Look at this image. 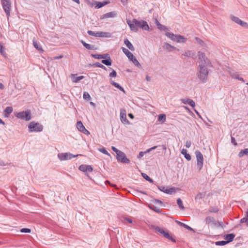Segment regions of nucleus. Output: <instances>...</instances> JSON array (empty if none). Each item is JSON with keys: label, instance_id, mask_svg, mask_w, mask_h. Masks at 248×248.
Instances as JSON below:
<instances>
[{"label": "nucleus", "instance_id": "f257e3e1", "mask_svg": "<svg viewBox=\"0 0 248 248\" xmlns=\"http://www.w3.org/2000/svg\"><path fill=\"white\" fill-rule=\"evenodd\" d=\"M126 23L129 26L130 30L135 32L138 31L139 28L146 31L149 30L147 22L142 20H138L136 19H133L132 20H127Z\"/></svg>", "mask_w": 248, "mask_h": 248}, {"label": "nucleus", "instance_id": "f03ea898", "mask_svg": "<svg viewBox=\"0 0 248 248\" xmlns=\"http://www.w3.org/2000/svg\"><path fill=\"white\" fill-rule=\"evenodd\" d=\"M207 66L204 64H200L198 66L197 75L199 79L203 83L207 80L208 76L209 70L207 68Z\"/></svg>", "mask_w": 248, "mask_h": 248}, {"label": "nucleus", "instance_id": "7ed1b4c3", "mask_svg": "<svg viewBox=\"0 0 248 248\" xmlns=\"http://www.w3.org/2000/svg\"><path fill=\"white\" fill-rule=\"evenodd\" d=\"M123 52L125 54V55L128 57V58L133 62V63L139 68H141V65L140 63L137 60L136 57L133 55V54L130 52L127 49L122 47Z\"/></svg>", "mask_w": 248, "mask_h": 248}, {"label": "nucleus", "instance_id": "20e7f679", "mask_svg": "<svg viewBox=\"0 0 248 248\" xmlns=\"http://www.w3.org/2000/svg\"><path fill=\"white\" fill-rule=\"evenodd\" d=\"M28 128H29L30 132H39L43 131V126L38 123L33 121L29 124Z\"/></svg>", "mask_w": 248, "mask_h": 248}, {"label": "nucleus", "instance_id": "39448f33", "mask_svg": "<svg viewBox=\"0 0 248 248\" xmlns=\"http://www.w3.org/2000/svg\"><path fill=\"white\" fill-rule=\"evenodd\" d=\"M15 116L18 119L26 121H29L31 119V114L30 110L19 112Z\"/></svg>", "mask_w": 248, "mask_h": 248}, {"label": "nucleus", "instance_id": "423d86ee", "mask_svg": "<svg viewBox=\"0 0 248 248\" xmlns=\"http://www.w3.org/2000/svg\"><path fill=\"white\" fill-rule=\"evenodd\" d=\"M165 35L171 39L172 41H176L178 43H185L186 39L181 35H175L172 33L167 32Z\"/></svg>", "mask_w": 248, "mask_h": 248}, {"label": "nucleus", "instance_id": "0eeeda50", "mask_svg": "<svg viewBox=\"0 0 248 248\" xmlns=\"http://www.w3.org/2000/svg\"><path fill=\"white\" fill-rule=\"evenodd\" d=\"M88 34L96 37L110 38L112 35L110 32L98 31L94 32L92 31H88Z\"/></svg>", "mask_w": 248, "mask_h": 248}, {"label": "nucleus", "instance_id": "6e6552de", "mask_svg": "<svg viewBox=\"0 0 248 248\" xmlns=\"http://www.w3.org/2000/svg\"><path fill=\"white\" fill-rule=\"evenodd\" d=\"M198 56L199 60L202 62L201 64L206 65L210 67H212V64L210 60L206 57L204 53L199 51L198 52Z\"/></svg>", "mask_w": 248, "mask_h": 248}, {"label": "nucleus", "instance_id": "1a4fd4ad", "mask_svg": "<svg viewBox=\"0 0 248 248\" xmlns=\"http://www.w3.org/2000/svg\"><path fill=\"white\" fill-rule=\"evenodd\" d=\"M195 154L197 159V168L200 170L203 165V156L201 152L199 150L196 151Z\"/></svg>", "mask_w": 248, "mask_h": 248}, {"label": "nucleus", "instance_id": "9d476101", "mask_svg": "<svg viewBox=\"0 0 248 248\" xmlns=\"http://www.w3.org/2000/svg\"><path fill=\"white\" fill-rule=\"evenodd\" d=\"M2 8L4 10L7 16L8 17L10 15L11 1L10 0H1Z\"/></svg>", "mask_w": 248, "mask_h": 248}, {"label": "nucleus", "instance_id": "9b49d317", "mask_svg": "<svg viewBox=\"0 0 248 248\" xmlns=\"http://www.w3.org/2000/svg\"><path fill=\"white\" fill-rule=\"evenodd\" d=\"M79 155H81L78 154L74 155L69 153H60L58 155V156L61 160H66L71 159L73 157H75Z\"/></svg>", "mask_w": 248, "mask_h": 248}, {"label": "nucleus", "instance_id": "f8f14e48", "mask_svg": "<svg viewBox=\"0 0 248 248\" xmlns=\"http://www.w3.org/2000/svg\"><path fill=\"white\" fill-rule=\"evenodd\" d=\"M155 231L160 233L162 234L165 238L168 239L169 240L173 242H175V239L173 238L169 233L165 231L164 229L160 228L159 227H156L155 229Z\"/></svg>", "mask_w": 248, "mask_h": 248}, {"label": "nucleus", "instance_id": "ddd939ff", "mask_svg": "<svg viewBox=\"0 0 248 248\" xmlns=\"http://www.w3.org/2000/svg\"><path fill=\"white\" fill-rule=\"evenodd\" d=\"M116 158L118 162L122 163L128 164L130 163V160L126 156L125 154L122 151L116 155Z\"/></svg>", "mask_w": 248, "mask_h": 248}, {"label": "nucleus", "instance_id": "4468645a", "mask_svg": "<svg viewBox=\"0 0 248 248\" xmlns=\"http://www.w3.org/2000/svg\"><path fill=\"white\" fill-rule=\"evenodd\" d=\"M231 19L232 21L236 23V24L241 25L243 27L248 28V24L242 20H241L238 17L234 16H231Z\"/></svg>", "mask_w": 248, "mask_h": 248}, {"label": "nucleus", "instance_id": "2eb2a0df", "mask_svg": "<svg viewBox=\"0 0 248 248\" xmlns=\"http://www.w3.org/2000/svg\"><path fill=\"white\" fill-rule=\"evenodd\" d=\"M120 120L124 124H129V122L126 118V112L124 109H121L120 114Z\"/></svg>", "mask_w": 248, "mask_h": 248}, {"label": "nucleus", "instance_id": "dca6fc26", "mask_svg": "<svg viewBox=\"0 0 248 248\" xmlns=\"http://www.w3.org/2000/svg\"><path fill=\"white\" fill-rule=\"evenodd\" d=\"M158 188L161 191L167 193V194H171L173 193H174L175 192V189L174 187H171L169 189L166 188L165 186H157Z\"/></svg>", "mask_w": 248, "mask_h": 248}, {"label": "nucleus", "instance_id": "f3484780", "mask_svg": "<svg viewBox=\"0 0 248 248\" xmlns=\"http://www.w3.org/2000/svg\"><path fill=\"white\" fill-rule=\"evenodd\" d=\"M78 169L83 172H92L93 170L92 167L90 165H81L79 166Z\"/></svg>", "mask_w": 248, "mask_h": 248}, {"label": "nucleus", "instance_id": "a211bd4d", "mask_svg": "<svg viewBox=\"0 0 248 248\" xmlns=\"http://www.w3.org/2000/svg\"><path fill=\"white\" fill-rule=\"evenodd\" d=\"M163 48L164 49L166 50L168 52H171L173 50H177V51H179L178 48L171 46L168 43H164V45L163 46Z\"/></svg>", "mask_w": 248, "mask_h": 248}, {"label": "nucleus", "instance_id": "6ab92c4d", "mask_svg": "<svg viewBox=\"0 0 248 248\" xmlns=\"http://www.w3.org/2000/svg\"><path fill=\"white\" fill-rule=\"evenodd\" d=\"M181 101L184 104L189 105L192 108H194L195 107V103L192 99L187 98H182L181 99Z\"/></svg>", "mask_w": 248, "mask_h": 248}, {"label": "nucleus", "instance_id": "aec40b11", "mask_svg": "<svg viewBox=\"0 0 248 248\" xmlns=\"http://www.w3.org/2000/svg\"><path fill=\"white\" fill-rule=\"evenodd\" d=\"M182 56L191 58L192 59H195L196 58L195 53L194 51L189 50H186L182 54Z\"/></svg>", "mask_w": 248, "mask_h": 248}, {"label": "nucleus", "instance_id": "412c9836", "mask_svg": "<svg viewBox=\"0 0 248 248\" xmlns=\"http://www.w3.org/2000/svg\"><path fill=\"white\" fill-rule=\"evenodd\" d=\"M116 16V13L115 12H110L100 16V19H103L105 18L114 17Z\"/></svg>", "mask_w": 248, "mask_h": 248}, {"label": "nucleus", "instance_id": "4be33fe9", "mask_svg": "<svg viewBox=\"0 0 248 248\" xmlns=\"http://www.w3.org/2000/svg\"><path fill=\"white\" fill-rule=\"evenodd\" d=\"M205 221L206 223L207 224H209L210 223H212L214 225L217 224V221L214 218V217L210 216L207 217L205 219Z\"/></svg>", "mask_w": 248, "mask_h": 248}, {"label": "nucleus", "instance_id": "5701e85b", "mask_svg": "<svg viewBox=\"0 0 248 248\" xmlns=\"http://www.w3.org/2000/svg\"><path fill=\"white\" fill-rule=\"evenodd\" d=\"M235 237V234L233 233H230L224 236V239L227 240L226 242L229 243L232 241Z\"/></svg>", "mask_w": 248, "mask_h": 248}, {"label": "nucleus", "instance_id": "b1692460", "mask_svg": "<svg viewBox=\"0 0 248 248\" xmlns=\"http://www.w3.org/2000/svg\"><path fill=\"white\" fill-rule=\"evenodd\" d=\"M13 108L12 107H7L4 110V115L5 117H8L9 115L13 112Z\"/></svg>", "mask_w": 248, "mask_h": 248}, {"label": "nucleus", "instance_id": "393cba45", "mask_svg": "<svg viewBox=\"0 0 248 248\" xmlns=\"http://www.w3.org/2000/svg\"><path fill=\"white\" fill-rule=\"evenodd\" d=\"M108 54L106 53L103 54H92V56L96 59H105L108 56Z\"/></svg>", "mask_w": 248, "mask_h": 248}, {"label": "nucleus", "instance_id": "a878e982", "mask_svg": "<svg viewBox=\"0 0 248 248\" xmlns=\"http://www.w3.org/2000/svg\"><path fill=\"white\" fill-rule=\"evenodd\" d=\"M81 43L85 47L89 50H96L97 49L94 46L88 44L83 40L81 41Z\"/></svg>", "mask_w": 248, "mask_h": 248}, {"label": "nucleus", "instance_id": "bb28decb", "mask_svg": "<svg viewBox=\"0 0 248 248\" xmlns=\"http://www.w3.org/2000/svg\"><path fill=\"white\" fill-rule=\"evenodd\" d=\"M106 58V59L102 60V63L107 66H110L112 64V61L110 56L108 55Z\"/></svg>", "mask_w": 248, "mask_h": 248}, {"label": "nucleus", "instance_id": "cd10ccee", "mask_svg": "<svg viewBox=\"0 0 248 248\" xmlns=\"http://www.w3.org/2000/svg\"><path fill=\"white\" fill-rule=\"evenodd\" d=\"M124 43L130 50L133 51L135 50L134 47L127 39L124 40Z\"/></svg>", "mask_w": 248, "mask_h": 248}, {"label": "nucleus", "instance_id": "c85d7f7f", "mask_svg": "<svg viewBox=\"0 0 248 248\" xmlns=\"http://www.w3.org/2000/svg\"><path fill=\"white\" fill-rule=\"evenodd\" d=\"M157 147V146H154L149 149H148L146 152H140L139 154V155L138 156V158H140L141 157H142L145 154V153H149L150 152V151L156 149V148Z\"/></svg>", "mask_w": 248, "mask_h": 248}, {"label": "nucleus", "instance_id": "c756f323", "mask_svg": "<svg viewBox=\"0 0 248 248\" xmlns=\"http://www.w3.org/2000/svg\"><path fill=\"white\" fill-rule=\"evenodd\" d=\"M33 45L34 47L37 49L38 51L43 52L44 50L43 49L42 46L38 44L36 41L35 40H33Z\"/></svg>", "mask_w": 248, "mask_h": 248}, {"label": "nucleus", "instance_id": "7c9ffc66", "mask_svg": "<svg viewBox=\"0 0 248 248\" xmlns=\"http://www.w3.org/2000/svg\"><path fill=\"white\" fill-rule=\"evenodd\" d=\"M181 153L182 155H184L185 157L187 160H190L191 159V155L187 153V150L185 149H183Z\"/></svg>", "mask_w": 248, "mask_h": 248}, {"label": "nucleus", "instance_id": "2f4dec72", "mask_svg": "<svg viewBox=\"0 0 248 248\" xmlns=\"http://www.w3.org/2000/svg\"><path fill=\"white\" fill-rule=\"evenodd\" d=\"M178 224H179L180 226L184 227L185 228L187 229L188 230L191 231H194L193 229L188 226L187 224H185L183 222H181L180 221H176Z\"/></svg>", "mask_w": 248, "mask_h": 248}, {"label": "nucleus", "instance_id": "473e14b6", "mask_svg": "<svg viewBox=\"0 0 248 248\" xmlns=\"http://www.w3.org/2000/svg\"><path fill=\"white\" fill-rule=\"evenodd\" d=\"M110 83L113 85L115 87L117 88V89H119L120 91H123V92H125L124 88L120 86L118 83L114 82L113 80L110 81Z\"/></svg>", "mask_w": 248, "mask_h": 248}, {"label": "nucleus", "instance_id": "72a5a7b5", "mask_svg": "<svg viewBox=\"0 0 248 248\" xmlns=\"http://www.w3.org/2000/svg\"><path fill=\"white\" fill-rule=\"evenodd\" d=\"M109 2V1L97 2L95 8L97 9L100 8L108 4Z\"/></svg>", "mask_w": 248, "mask_h": 248}, {"label": "nucleus", "instance_id": "f704fd0d", "mask_svg": "<svg viewBox=\"0 0 248 248\" xmlns=\"http://www.w3.org/2000/svg\"><path fill=\"white\" fill-rule=\"evenodd\" d=\"M148 207L150 209L155 211L156 213H161L160 209L158 207H156L155 206H154V205H151V204H148Z\"/></svg>", "mask_w": 248, "mask_h": 248}, {"label": "nucleus", "instance_id": "c9c22d12", "mask_svg": "<svg viewBox=\"0 0 248 248\" xmlns=\"http://www.w3.org/2000/svg\"><path fill=\"white\" fill-rule=\"evenodd\" d=\"M244 155H248V148L241 150L238 154V156L239 157H242Z\"/></svg>", "mask_w": 248, "mask_h": 248}, {"label": "nucleus", "instance_id": "e433bc0d", "mask_svg": "<svg viewBox=\"0 0 248 248\" xmlns=\"http://www.w3.org/2000/svg\"><path fill=\"white\" fill-rule=\"evenodd\" d=\"M77 127L78 129L80 131L82 132V131L85 128L84 126L83 125V124L81 121H78L77 123Z\"/></svg>", "mask_w": 248, "mask_h": 248}, {"label": "nucleus", "instance_id": "4c0bfd02", "mask_svg": "<svg viewBox=\"0 0 248 248\" xmlns=\"http://www.w3.org/2000/svg\"><path fill=\"white\" fill-rule=\"evenodd\" d=\"M142 176L147 181L150 182L151 183H153L154 182L152 179H151L147 174L144 173H141Z\"/></svg>", "mask_w": 248, "mask_h": 248}, {"label": "nucleus", "instance_id": "58836bf2", "mask_svg": "<svg viewBox=\"0 0 248 248\" xmlns=\"http://www.w3.org/2000/svg\"><path fill=\"white\" fill-rule=\"evenodd\" d=\"M93 66L97 67H99L105 70H107V68L104 65H103V64L98 62L94 63V64H93Z\"/></svg>", "mask_w": 248, "mask_h": 248}, {"label": "nucleus", "instance_id": "ea45409f", "mask_svg": "<svg viewBox=\"0 0 248 248\" xmlns=\"http://www.w3.org/2000/svg\"><path fill=\"white\" fill-rule=\"evenodd\" d=\"M177 204L178 205L179 208L181 209H182V210L184 209L185 208H184V206H183V202L180 198H178L177 200Z\"/></svg>", "mask_w": 248, "mask_h": 248}, {"label": "nucleus", "instance_id": "a19ab883", "mask_svg": "<svg viewBox=\"0 0 248 248\" xmlns=\"http://www.w3.org/2000/svg\"><path fill=\"white\" fill-rule=\"evenodd\" d=\"M247 216L246 217H243L240 220V222L242 223H246L247 226L248 227V211L247 212Z\"/></svg>", "mask_w": 248, "mask_h": 248}, {"label": "nucleus", "instance_id": "79ce46f5", "mask_svg": "<svg viewBox=\"0 0 248 248\" xmlns=\"http://www.w3.org/2000/svg\"><path fill=\"white\" fill-rule=\"evenodd\" d=\"M158 120L159 121H162L163 122L165 121L166 120V115L164 114H159L158 118Z\"/></svg>", "mask_w": 248, "mask_h": 248}, {"label": "nucleus", "instance_id": "37998d69", "mask_svg": "<svg viewBox=\"0 0 248 248\" xmlns=\"http://www.w3.org/2000/svg\"><path fill=\"white\" fill-rule=\"evenodd\" d=\"M83 78H84V76H83L75 77V78H73L72 81L73 82L76 83V82H78L79 80L82 79Z\"/></svg>", "mask_w": 248, "mask_h": 248}, {"label": "nucleus", "instance_id": "c03bdc74", "mask_svg": "<svg viewBox=\"0 0 248 248\" xmlns=\"http://www.w3.org/2000/svg\"><path fill=\"white\" fill-rule=\"evenodd\" d=\"M157 28L161 31H166L168 30L166 26L161 24L160 23H158L157 25Z\"/></svg>", "mask_w": 248, "mask_h": 248}, {"label": "nucleus", "instance_id": "a18cd8bd", "mask_svg": "<svg viewBox=\"0 0 248 248\" xmlns=\"http://www.w3.org/2000/svg\"><path fill=\"white\" fill-rule=\"evenodd\" d=\"M216 245H217V246H224L226 244H227V242H226V241H217L215 243Z\"/></svg>", "mask_w": 248, "mask_h": 248}, {"label": "nucleus", "instance_id": "49530a36", "mask_svg": "<svg viewBox=\"0 0 248 248\" xmlns=\"http://www.w3.org/2000/svg\"><path fill=\"white\" fill-rule=\"evenodd\" d=\"M209 211L211 213H217L218 211V209L216 207H211L209 208Z\"/></svg>", "mask_w": 248, "mask_h": 248}, {"label": "nucleus", "instance_id": "de8ad7c7", "mask_svg": "<svg viewBox=\"0 0 248 248\" xmlns=\"http://www.w3.org/2000/svg\"><path fill=\"white\" fill-rule=\"evenodd\" d=\"M98 151L102 153L105 155H108L110 156V154L108 153V152L105 149V148H99Z\"/></svg>", "mask_w": 248, "mask_h": 248}, {"label": "nucleus", "instance_id": "09e8293b", "mask_svg": "<svg viewBox=\"0 0 248 248\" xmlns=\"http://www.w3.org/2000/svg\"><path fill=\"white\" fill-rule=\"evenodd\" d=\"M203 196V194L202 193L199 192L195 196V199L196 201L201 200Z\"/></svg>", "mask_w": 248, "mask_h": 248}, {"label": "nucleus", "instance_id": "8fccbe9b", "mask_svg": "<svg viewBox=\"0 0 248 248\" xmlns=\"http://www.w3.org/2000/svg\"><path fill=\"white\" fill-rule=\"evenodd\" d=\"M83 97L85 100H90L91 99V96L87 92L84 93Z\"/></svg>", "mask_w": 248, "mask_h": 248}, {"label": "nucleus", "instance_id": "3c124183", "mask_svg": "<svg viewBox=\"0 0 248 248\" xmlns=\"http://www.w3.org/2000/svg\"><path fill=\"white\" fill-rule=\"evenodd\" d=\"M152 202L155 204H158L161 206L163 205L162 202L158 199H154L152 200Z\"/></svg>", "mask_w": 248, "mask_h": 248}, {"label": "nucleus", "instance_id": "603ef678", "mask_svg": "<svg viewBox=\"0 0 248 248\" xmlns=\"http://www.w3.org/2000/svg\"><path fill=\"white\" fill-rule=\"evenodd\" d=\"M110 77L115 78L117 76V73L114 70H112V72L109 73Z\"/></svg>", "mask_w": 248, "mask_h": 248}, {"label": "nucleus", "instance_id": "864d4df0", "mask_svg": "<svg viewBox=\"0 0 248 248\" xmlns=\"http://www.w3.org/2000/svg\"><path fill=\"white\" fill-rule=\"evenodd\" d=\"M195 40L198 43H199L201 45L203 46V45L204 44V42L198 37H195Z\"/></svg>", "mask_w": 248, "mask_h": 248}, {"label": "nucleus", "instance_id": "5fc2aeb1", "mask_svg": "<svg viewBox=\"0 0 248 248\" xmlns=\"http://www.w3.org/2000/svg\"><path fill=\"white\" fill-rule=\"evenodd\" d=\"M21 232L25 233H30L31 232V229L28 228H23L21 230Z\"/></svg>", "mask_w": 248, "mask_h": 248}, {"label": "nucleus", "instance_id": "6e6d98bb", "mask_svg": "<svg viewBox=\"0 0 248 248\" xmlns=\"http://www.w3.org/2000/svg\"><path fill=\"white\" fill-rule=\"evenodd\" d=\"M111 149L116 154V155H117V154L120 153V152L121 151L114 146H111Z\"/></svg>", "mask_w": 248, "mask_h": 248}, {"label": "nucleus", "instance_id": "4d7b16f0", "mask_svg": "<svg viewBox=\"0 0 248 248\" xmlns=\"http://www.w3.org/2000/svg\"><path fill=\"white\" fill-rule=\"evenodd\" d=\"M232 77L233 78H236V79H238L239 80H240V81H242V82H244V80L243 79V78H241V77H239L238 76H236L235 75H232Z\"/></svg>", "mask_w": 248, "mask_h": 248}, {"label": "nucleus", "instance_id": "13d9d810", "mask_svg": "<svg viewBox=\"0 0 248 248\" xmlns=\"http://www.w3.org/2000/svg\"><path fill=\"white\" fill-rule=\"evenodd\" d=\"M191 142L189 140H187L186 142V144H185V146H186V148H189L190 146H191Z\"/></svg>", "mask_w": 248, "mask_h": 248}, {"label": "nucleus", "instance_id": "bf43d9fd", "mask_svg": "<svg viewBox=\"0 0 248 248\" xmlns=\"http://www.w3.org/2000/svg\"><path fill=\"white\" fill-rule=\"evenodd\" d=\"M231 142L232 144H233L234 145L236 146L237 145V142H236V140H235V138L233 137H231Z\"/></svg>", "mask_w": 248, "mask_h": 248}, {"label": "nucleus", "instance_id": "052dcab7", "mask_svg": "<svg viewBox=\"0 0 248 248\" xmlns=\"http://www.w3.org/2000/svg\"><path fill=\"white\" fill-rule=\"evenodd\" d=\"M81 132H82L83 133H84V134H85L86 135H87L90 134L89 131L88 130H87L85 128V127L84 128V129Z\"/></svg>", "mask_w": 248, "mask_h": 248}, {"label": "nucleus", "instance_id": "680f3d73", "mask_svg": "<svg viewBox=\"0 0 248 248\" xmlns=\"http://www.w3.org/2000/svg\"><path fill=\"white\" fill-rule=\"evenodd\" d=\"M0 52L2 55H3V46L1 43H0Z\"/></svg>", "mask_w": 248, "mask_h": 248}, {"label": "nucleus", "instance_id": "e2e57ef3", "mask_svg": "<svg viewBox=\"0 0 248 248\" xmlns=\"http://www.w3.org/2000/svg\"><path fill=\"white\" fill-rule=\"evenodd\" d=\"M124 5H125L127 3L128 0H121Z\"/></svg>", "mask_w": 248, "mask_h": 248}, {"label": "nucleus", "instance_id": "0e129e2a", "mask_svg": "<svg viewBox=\"0 0 248 248\" xmlns=\"http://www.w3.org/2000/svg\"><path fill=\"white\" fill-rule=\"evenodd\" d=\"M4 88V86L2 83H0V89L3 90Z\"/></svg>", "mask_w": 248, "mask_h": 248}, {"label": "nucleus", "instance_id": "69168bd1", "mask_svg": "<svg viewBox=\"0 0 248 248\" xmlns=\"http://www.w3.org/2000/svg\"><path fill=\"white\" fill-rule=\"evenodd\" d=\"M125 219L130 223H131L132 222V220L130 218H125Z\"/></svg>", "mask_w": 248, "mask_h": 248}, {"label": "nucleus", "instance_id": "338daca9", "mask_svg": "<svg viewBox=\"0 0 248 248\" xmlns=\"http://www.w3.org/2000/svg\"><path fill=\"white\" fill-rule=\"evenodd\" d=\"M63 57V56L62 55H60L59 56H57V57H55L54 58V59H61Z\"/></svg>", "mask_w": 248, "mask_h": 248}, {"label": "nucleus", "instance_id": "774afa93", "mask_svg": "<svg viewBox=\"0 0 248 248\" xmlns=\"http://www.w3.org/2000/svg\"><path fill=\"white\" fill-rule=\"evenodd\" d=\"M128 116L131 118V119H133L134 118V115L132 114V113H129L128 114Z\"/></svg>", "mask_w": 248, "mask_h": 248}]
</instances>
